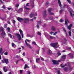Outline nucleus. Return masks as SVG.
<instances>
[{
	"label": "nucleus",
	"instance_id": "f257e3e1",
	"mask_svg": "<svg viewBox=\"0 0 74 74\" xmlns=\"http://www.w3.org/2000/svg\"><path fill=\"white\" fill-rule=\"evenodd\" d=\"M58 42H56L55 43H51L50 44V45H51V47H52L54 48H58V47L59 46V45H58Z\"/></svg>",
	"mask_w": 74,
	"mask_h": 74
},
{
	"label": "nucleus",
	"instance_id": "f03ea898",
	"mask_svg": "<svg viewBox=\"0 0 74 74\" xmlns=\"http://www.w3.org/2000/svg\"><path fill=\"white\" fill-rule=\"evenodd\" d=\"M1 61L2 63H5L6 64H8V59L3 58V60H1Z\"/></svg>",
	"mask_w": 74,
	"mask_h": 74
},
{
	"label": "nucleus",
	"instance_id": "7ed1b4c3",
	"mask_svg": "<svg viewBox=\"0 0 74 74\" xmlns=\"http://www.w3.org/2000/svg\"><path fill=\"white\" fill-rule=\"evenodd\" d=\"M66 56H67L66 55H64L61 56L60 58L61 60L63 62L65 61V60L66 59Z\"/></svg>",
	"mask_w": 74,
	"mask_h": 74
},
{
	"label": "nucleus",
	"instance_id": "20e7f679",
	"mask_svg": "<svg viewBox=\"0 0 74 74\" xmlns=\"http://www.w3.org/2000/svg\"><path fill=\"white\" fill-rule=\"evenodd\" d=\"M17 20L18 21V22H22V21H23V19L22 18H21V17H18L17 18Z\"/></svg>",
	"mask_w": 74,
	"mask_h": 74
},
{
	"label": "nucleus",
	"instance_id": "39448f33",
	"mask_svg": "<svg viewBox=\"0 0 74 74\" xmlns=\"http://www.w3.org/2000/svg\"><path fill=\"white\" fill-rule=\"evenodd\" d=\"M25 44L27 45V47H28L29 48H30V49H32V47H31V46L29 45V44H28L27 43V42L25 40Z\"/></svg>",
	"mask_w": 74,
	"mask_h": 74
},
{
	"label": "nucleus",
	"instance_id": "423d86ee",
	"mask_svg": "<svg viewBox=\"0 0 74 74\" xmlns=\"http://www.w3.org/2000/svg\"><path fill=\"white\" fill-rule=\"evenodd\" d=\"M23 19V21H24V22L25 23H28L29 18H24Z\"/></svg>",
	"mask_w": 74,
	"mask_h": 74
},
{
	"label": "nucleus",
	"instance_id": "0eeeda50",
	"mask_svg": "<svg viewBox=\"0 0 74 74\" xmlns=\"http://www.w3.org/2000/svg\"><path fill=\"white\" fill-rule=\"evenodd\" d=\"M16 34L17 36V37L18 38V41H21V38H22L21 37L20 34Z\"/></svg>",
	"mask_w": 74,
	"mask_h": 74
},
{
	"label": "nucleus",
	"instance_id": "6e6552de",
	"mask_svg": "<svg viewBox=\"0 0 74 74\" xmlns=\"http://www.w3.org/2000/svg\"><path fill=\"white\" fill-rule=\"evenodd\" d=\"M1 35L2 36V37L3 38H4V36H5V35H6V34H5V33L4 31L3 32H2V33H1Z\"/></svg>",
	"mask_w": 74,
	"mask_h": 74
},
{
	"label": "nucleus",
	"instance_id": "1a4fd4ad",
	"mask_svg": "<svg viewBox=\"0 0 74 74\" xmlns=\"http://www.w3.org/2000/svg\"><path fill=\"white\" fill-rule=\"evenodd\" d=\"M73 26V25H72V24H70L69 26L68 27V29H69L70 31H71V27H72V26Z\"/></svg>",
	"mask_w": 74,
	"mask_h": 74
},
{
	"label": "nucleus",
	"instance_id": "9d476101",
	"mask_svg": "<svg viewBox=\"0 0 74 74\" xmlns=\"http://www.w3.org/2000/svg\"><path fill=\"white\" fill-rule=\"evenodd\" d=\"M63 31H64V32H65V34H66V36H68L67 33V32H66V29H65V28L64 27H63Z\"/></svg>",
	"mask_w": 74,
	"mask_h": 74
},
{
	"label": "nucleus",
	"instance_id": "9b49d317",
	"mask_svg": "<svg viewBox=\"0 0 74 74\" xmlns=\"http://www.w3.org/2000/svg\"><path fill=\"white\" fill-rule=\"evenodd\" d=\"M58 4L60 7H62V3H61L60 0H58Z\"/></svg>",
	"mask_w": 74,
	"mask_h": 74
},
{
	"label": "nucleus",
	"instance_id": "f8f14e48",
	"mask_svg": "<svg viewBox=\"0 0 74 74\" xmlns=\"http://www.w3.org/2000/svg\"><path fill=\"white\" fill-rule=\"evenodd\" d=\"M52 62L55 64H58V62L57 61H56L55 60H52Z\"/></svg>",
	"mask_w": 74,
	"mask_h": 74
},
{
	"label": "nucleus",
	"instance_id": "ddd939ff",
	"mask_svg": "<svg viewBox=\"0 0 74 74\" xmlns=\"http://www.w3.org/2000/svg\"><path fill=\"white\" fill-rule=\"evenodd\" d=\"M34 16V13L33 12H32L31 13V14L30 15V17L31 18H32Z\"/></svg>",
	"mask_w": 74,
	"mask_h": 74
},
{
	"label": "nucleus",
	"instance_id": "4468645a",
	"mask_svg": "<svg viewBox=\"0 0 74 74\" xmlns=\"http://www.w3.org/2000/svg\"><path fill=\"white\" fill-rule=\"evenodd\" d=\"M43 16H47V11L46 10L44 11L43 12Z\"/></svg>",
	"mask_w": 74,
	"mask_h": 74
},
{
	"label": "nucleus",
	"instance_id": "2eb2a0df",
	"mask_svg": "<svg viewBox=\"0 0 74 74\" xmlns=\"http://www.w3.org/2000/svg\"><path fill=\"white\" fill-rule=\"evenodd\" d=\"M69 55H70V58L71 59H73L74 58V56L73 54L71 53H69Z\"/></svg>",
	"mask_w": 74,
	"mask_h": 74
},
{
	"label": "nucleus",
	"instance_id": "dca6fc26",
	"mask_svg": "<svg viewBox=\"0 0 74 74\" xmlns=\"http://www.w3.org/2000/svg\"><path fill=\"white\" fill-rule=\"evenodd\" d=\"M73 12L74 11H73V10H71V11H69L71 16L72 17H73V14L72 13V12Z\"/></svg>",
	"mask_w": 74,
	"mask_h": 74
},
{
	"label": "nucleus",
	"instance_id": "f3484780",
	"mask_svg": "<svg viewBox=\"0 0 74 74\" xmlns=\"http://www.w3.org/2000/svg\"><path fill=\"white\" fill-rule=\"evenodd\" d=\"M51 53H52V52L50 49H49L48 51V54L49 55H51Z\"/></svg>",
	"mask_w": 74,
	"mask_h": 74
},
{
	"label": "nucleus",
	"instance_id": "a211bd4d",
	"mask_svg": "<svg viewBox=\"0 0 74 74\" xmlns=\"http://www.w3.org/2000/svg\"><path fill=\"white\" fill-rule=\"evenodd\" d=\"M67 22H69V20H68V19H65V23L66 25H67Z\"/></svg>",
	"mask_w": 74,
	"mask_h": 74
},
{
	"label": "nucleus",
	"instance_id": "6ab92c4d",
	"mask_svg": "<svg viewBox=\"0 0 74 74\" xmlns=\"http://www.w3.org/2000/svg\"><path fill=\"white\" fill-rule=\"evenodd\" d=\"M5 68H6V66L4 67L3 68V70L4 71V72L5 73L7 72V69H5Z\"/></svg>",
	"mask_w": 74,
	"mask_h": 74
},
{
	"label": "nucleus",
	"instance_id": "aec40b11",
	"mask_svg": "<svg viewBox=\"0 0 74 74\" xmlns=\"http://www.w3.org/2000/svg\"><path fill=\"white\" fill-rule=\"evenodd\" d=\"M52 11V8H49L48 10V11L49 13L51 12Z\"/></svg>",
	"mask_w": 74,
	"mask_h": 74
},
{
	"label": "nucleus",
	"instance_id": "412c9836",
	"mask_svg": "<svg viewBox=\"0 0 74 74\" xmlns=\"http://www.w3.org/2000/svg\"><path fill=\"white\" fill-rule=\"evenodd\" d=\"M64 70L65 71H68V68L67 67H65L64 68Z\"/></svg>",
	"mask_w": 74,
	"mask_h": 74
},
{
	"label": "nucleus",
	"instance_id": "4be33fe9",
	"mask_svg": "<svg viewBox=\"0 0 74 74\" xmlns=\"http://www.w3.org/2000/svg\"><path fill=\"white\" fill-rule=\"evenodd\" d=\"M40 59L39 58H36V63H38V62L40 60Z\"/></svg>",
	"mask_w": 74,
	"mask_h": 74
},
{
	"label": "nucleus",
	"instance_id": "5701e85b",
	"mask_svg": "<svg viewBox=\"0 0 74 74\" xmlns=\"http://www.w3.org/2000/svg\"><path fill=\"white\" fill-rule=\"evenodd\" d=\"M51 29L55 31V27L53 26L52 27Z\"/></svg>",
	"mask_w": 74,
	"mask_h": 74
},
{
	"label": "nucleus",
	"instance_id": "b1692460",
	"mask_svg": "<svg viewBox=\"0 0 74 74\" xmlns=\"http://www.w3.org/2000/svg\"><path fill=\"white\" fill-rule=\"evenodd\" d=\"M0 30L2 32H3L4 31V28L2 27L0 29Z\"/></svg>",
	"mask_w": 74,
	"mask_h": 74
},
{
	"label": "nucleus",
	"instance_id": "393cba45",
	"mask_svg": "<svg viewBox=\"0 0 74 74\" xmlns=\"http://www.w3.org/2000/svg\"><path fill=\"white\" fill-rule=\"evenodd\" d=\"M19 31L21 34H23V32L22 31V30L19 29Z\"/></svg>",
	"mask_w": 74,
	"mask_h": 74
},
{
	"label": "nucleus",
	"instance_id": "a878e982",
	"mask_svg": "<svg viewBox=\"0 0 74 74\" xmlns=\"http://www.w3.org/2000/svg\"><path fill=\"white\" fill-rule=\"evenodd\" d=\"M7 24H5L4 25V28H7Z\"/></svg>",
	"mask_w": 74,
	"mask_h": 74
},
{
	"label": "nucleus",
	"instance_id": "bb28decb",
	"mask_svg": "<svg viewBox=\"0 0 74 74\" xmlns=\"http://www.w3.org/2000/svg\"><path fill=\"white\" fill-rule=\"evenodd\" d=\"M69 34L70 36H71V32L70 31H69Z\"/></svg>",
	"mask_w": 74,
	"mask_h": 74
},
{
	"label": "nucleus",
	"instance_id": "cd10ccee",
	"mask_svg": "<svg viewBox=\"0 0 74 74\" xmlns=\"http://www.w3.org/2000/svg\"><path fill=\"white\" fill-rule=\"evenodd\" d=\"M57 54L58 56H60V55H61V53H60V52H59V51H58L57 53Z\"/></svg>",
	"mask_w": 74,
	"mask_h": 74
},
{
	"label": "nucleus",
	"instance_id": "c85d7f7f",
	"mask_svg": "<svg viewBox=\"0 0 74 74\" xmlns=\"http://www.w3.org/2000/svg\"><path fill=\"white\" fill-rule=\"evenodd\" d=\"M32 44H34V45H37V44H36V42L34 41L32 42Z\"/></svg>",
	"mask_w": 74,
	"mask_h": 74
},
{
	"label": "nucleus",
	"instance_id": "c756f323",
	"mask_svg": "<svg viewBox=\"0 0 74 74\" xmlns=\"http://www.w3.org/2000/svg\"><path fill=\"white\" fill-rule=\"evenodd\" d=\"M49 14L51 15H54V13L52 12H50Z\"/></svg>",
	"mask_w": 74,
	"mask_h": 74
},
{
	"label": "nucleus",
	"instance_id": "7c9ffc66",
	"mask_svg": "<svg viewBox=\"0 0 74 74\" xmlns=\"http://www.w3.org/2000/svg\"><path fill=\"white\" fill-rule=\"evenodd\" d=\"M8 34L9 36H10V38H12V35L10 34Z\"/></svg>",
	"mask_w": 74,
	"mask_h": 74
},
{
	"label": "nucleus",
	"instance_id": "2f4dec72",
	"mask_svg": "<svg viewBox=\"0 0 74 74\" xmlns=\"http://www.w3.org/2000/svg\"><path fill=\"white\" fill-rule=\"evenodd\" d=\"M31 73L29 71H28L27 72V74H30Z\"/></svg>",
	"mask_w": 74,
	"mask_h": 74
},
{
	"label": "nucleus",
	"instance_id": "473e14b6",
	"mask_svg": "<svg viewBox=\"0 0 74 74\" xmlns=\"http://www.w3.org/2000/svg\"><path fill=\"white\" fill-rule=\"evenodd\" d=\"M49 4V2H47L46 3H45V5L46 6H48V5Z\"/></svg>",
	"mask_w": 74,
	"mask_h": 74
},
{
	"label": "nucleus",
	"instance_id": "72a5a7b5",
	"mask_svg": "<svg viewBox=\"0 0 74 74\" xmlns=\"http://www.w3.org/2000/svg\"><path fill=\"white\" fill-rule=\"evenodd\" d=\"M27 66H28L27 65H26V64H25V66L24 68V69H26V68H27Z\"/></svg>",
	"mask_w": 74,
	"mask_h": 74
},
{
	"label": "nucleus",
	"instance_id": "f704fd0d",
	"mask_svg": "<svg viewBox=\"0 0 74 74\" xmlns=\"http://www.w3.org/2000/svg\"><path fill=\"white\" fill-rule=\"evenodd\" d=\"M61 61H62V60H61V58H60V60H59L57 61L58 64V63H59V62H61Z\"/></svg>",
	"mask_w": 74,
	"mask_h": 74
},
{
	"label": "nucleus",
	"instance_id": "c9c22d12",
	"mask_svg": "<svg viewBox=\"0 0 74 74\" xmlns=\"http://www.w3.org/2000/svg\"><path fill=\"white\" fill-rule=\"evenodd\" d=\"M40 21H38V24H39L40 25V24H41V20H40Z\"/></svg>",
	"mask_w": 74,
	"mask_h": 74
},
{
	"label": "nucleus",
	"instance_id": "e433bc0d",
	"mask_svg": "<svg viewBox=\"0 0 74 74\" xmlns=\"http://www.w3.org/2000/svg\"><path fill=\"white\" fill-rule=\"evenodd\" d=\"M38 35H41V32H38Z\"/></svg>",
	"mask_w": 74,
	"mask_h": 74
},
{
	"label": "nucleus",
	"instance_id": "4c0bfd02",
	"mask_svg": "<svg viewBox=\"0 0 74 74\" xmlns=\"http://www.w3.org/2000/svg\"><path fill=\"white\" fill-rule=\"evenodd\" d=\"M20 73L21 74H22V73H23V70H20Z\"/></svg>",
	"mask_w": 74,
	"mask_h": 74
},
{
	"label": "nucleus",
	"instance_id": "58836bf2",
	"mask_svg": "<svg viewBox=\"0 0 74 74\" xmlns=\"http://www.w3.org/2000/svg\"><path fill=\"white\" fill-rule=\"evenodd\" d=\"M63 11V10H61L60 11V14H62V12Z\"/></svg>",
	"mask_w": 74,
	"mask_h": 74
},
{
	"label": "nucleus",
	"instance_id": "ea45409f",
	"mask_svg": "<svg viewBox=\"0 0 74 74\" xmlns=\"http://www.w3.org/2000/svg\"><path fill=\"white\" fill-rule=\"evenodd\" d=\"M34 3H32V4L31 5V7L32 8H33L34 7Z\"/></svg>",
	"mask_w": 74,
	"mask_h": 74
},
{
	"label": "nucleus",
	"instance_id": "a19ab883",
	"mask_svg": "<svg viewBox=\"0 0 74 74\" xmlns=\"http://www.w3.org/2000/svg\"><path fill=\"white\" fill-rule=\"evenodd\" d=\"M19 4L17 3V4L16 5V7H17V8H18V7H19Z\"/></svg>",
	"mask_w": 74,
	"mask_h": 74
},
{
	"label": "nucleus",
	"instance_id": "79ce46f5",
	"mask_svg": "<svg viewBox=\"0 0 74 74\" xmlns=\"http://www.w3.org/2000/svg\"><path fill=\"white\" fill-rule=\"evenodd\" d=\"M50 38H51V39H53V38H55L53 36H50Z\"/></svg>",
	"mask_w": 74,
	"mask_h": 74
},
{
	"label": "nucleus",
	"instance_id": "37998d69",
	"mask_svg": "<svg viewBox=\"0 0 74 74\" xmlns=\"http://www.w3.org/2000/svg\"><path fill=\"white\" fill-rule=\"evenodd\" d=\"M3 51V49L1 47L0 48V54L1 53V52H2V51Z\"/></svg>",
	"mask_w": 74,
	"mask_h": 74
},
{
	"label": "nucleus",
	"instance_id": "c03bdc74",
	"mask_svg": "<svg viewBox=\"0 0 74 74\" xmlns=\"http://www.w3.org/2000/svg\"><path fill=\"white\" fill-rule=\"evenodd\" d=\"M66 66H67V64H65V65L62 66H61V67L62 68H63L64 67H65Z\"/></svg>",
	"mask_w": 74,
	"mask_h": 74
},
{
	"label": "nucleus",
	"instance_id": "a18cd8bd",
	"mask_svg": "<svg viewBox=\"0 0 74 74\" xmlns=\"http://www.w3.org/2000/svg\"><path fill=\"white\" fill-rule=\"evenodd\" d=\"M2 8H3V9H5V5H3L2 7Z\"/></svg>",
	"mask_w": 74,
	"mask_h": 74
},
{
	"label": "nucleus",
	"instance_id": "49530a36",
	"mask_svg": "<svg viewBox=\"0 0 74 74\" xmlns=\"http://www.w3.org/2000/svg\"><path fill=\"white\" fill-rule=\"evenodd\" d=\"M4 55H8V52L6 51V52L5 53Z\"/></svg>",
	"mask_w": 74,
	"mask_h": 74
},
{
	"label": "nucleus",
	"instance_id": "de8ad7c7",
	"mask_svg": "<svg viewBox=\"0 0 74 74\" xmlns=\"http://www.w3.org/2000/svg\"><path fill=\"white\" fill-rule=\"evenodd\" d=\"M22 11V8H20L18 10V11Z\"/></svg>",
	"mask_w": 74,
	"mask_h": 74
},
{
	"label": "nucleus",
	"instance_id": "09e8293b",
	"mask_svg": "<svg viewBox=\"0 0 74 74\" xmlns=\"http://www.w3.org/2000/svg\"><path fill=\"white\" fill-rule=\"evenodd\" d=\"M12 47H14V46H15V44H14V43H12Z\"/></svg>",
	"mask_w": 74,
	"mask_h": 74
},
{
	"label": "nucleus",
	"instance_id": "8fccbe9b",
	"mask_svg": "<svg viewBox=\"0 0 74 74\" xmlns=\"http://www.w3.org/2000/svg\"><path fill=\"white\" fill-rule=\"evenodd\" d=\"M60 22H63V20L62 19H61L60 20Z\"/></svg>",
	"mask_w": 74,
	"mask_h": 74
},
{
	"label": "nucleus",
	"instance_id": "3c124183",
	"mask_svg": "<svg viewBox=\"0 0 74 74\" xmlns=\"http://www.w3.org/2000/svg\"><path fill=\"white\" fill-rule=\"evenodd\" d=\"M12 9V8H8V10H10Z\"/></svg>",
	"mask_w": 74,
	"mask_h": 74
},
{
	"label": "nucleus",
	"instance_id": "603ef678",
	"mask_svg": "<svg viewBox=\"0 0 74 74\" xmlns=\"http://www.w3.org/2000/svg\"><path fill=\"white\" fill-rule=\"evenodd\" d=\"M69 3V4H71V1H70V0H66Z\"/></svg>",
	"mask_w": 74,
	"mask_h": 74
},
{
	"label": "nucleus",
	"instance_id": "864d4df0",
	"mask_svg": "<svg viewBox=\"0 0 74 74\" xmlns=\"http://www.w3.org/2000/svg\"><path fill=\"white\" fill-rule=\"evenodd\" d=\"M15 22H16L15 21V20L13 21L12 23H14V24H15Z\"/></svg>",
	"mask_w": 74,
	"mask_h": 74
},
{
	"label": "nucleus",
	"instance_id": "5fc2aeb1",
	"mask_svg": "<svg viewBox=\"0 0 74 74\" xmlns=\"http://www.w3.org/2000/svg\"><path fill=\"white\" fill-rule=\"evenodd\" d=\"M36 53H37V54H39V51H37L36 52Z\"/></svg>",
	"mask_w": 74,
	"mask_h": 74
},
{
	"label": "nucleus",
	"instance_id": "6e6d98bb",
	"mask_svg": "<svg viewBox=\"0 0 74 74\" xmlns=\"http://www.w3.org/2000/svg\"><path fill=\"white\" fill-rule=\"evenodd\" d=\"M26 10H30V9L29 8H25Z\"/></svg>",
	"mask_w": 74,
	"mask_h": 74
},
{
	"label": "nucleus",
	"instance_id": "4d7b16f0",
	"mask_svg": "<svg viewBox=\"0 0 74 74\" xmlns=\"http://www.w3.org/2000/svg\"><path fill=\"white\" fill-rule=\"evenodd\" d=\"M57 33V32H55V33L53 34V35H54V36H55V35H56V34Z\"/></svg>",
	"mask_w": 74,
	"mask_h": 74
},
{
	"label": "nucleus",
	"instance_id": "13d9d810",
	"mask_svg": "<svg viewBox=\"0 0 74 74\" xmlns=\"http://www.w3.org/2000/svg\"><path fill=\"white\" fill-rule=\"evenodd\" d=\"M58 74H60V71H58Z\"/></svg>",
	"mask_w": 74,
	"mask_h": 74
},
{
	"label": "nucleus",
	"instance_id": "bf43d9fd",
	"mask_svg": "<svg viewBox=\"0 0 74 74\" xmlns=\"http://www.w3.org/2000/svg\"><path fill=\"white\" fill-rule=\"evenodd\" d=\"M37 27L38 29H39L40 28V27L39 26V25H38V24L37 25Z\"/></svg>",
	"mask_w": 74,
	"mask_h": 74
},
{
	"label": "nucleus",
	"instance_id": "052dcab7",
	"mask_svg": "<svg viewBox=\"0 0 74 74\" xmlns=\"http://www.w3.org/2000/svg\"><path fill=\"white\" fill-rule=\"evenodd\" d=\"M29 3H28L26 5V6H27V7H29Z\"/></svg>",
	"mask_w": 74,
	"mask_h": 74
},
{
	"label": "nucleus",
	"instance_id": "680f3d73",
	"mask_svg": "<svg viewBox=\"0 0 74 74\" xmlns=\"http://www.w3.org/2000/svg\"><path fill=\"white\" fill-rule=\"evenodd\" d=\"M19 60H17V61L16 62V63L17 64H18V62H19Z\"/></svg>",
	"mask_w": 74,
	"mask_h": 74
},
{
	"label": "nucleus",
	"instance_id": "e2e57ef3",
	"mask_svg": "<svg viewBox=\"0 0 74 74\" xmlns=\"http://www.w3.org/2000/svg\"><path fill=\"white\" fill-rule=\"evenodd\" d=\"M8 31H10V28L9 27H8Z\"/></svg>",
	"mask_w": 74,
	"mask_h": 74
},
{
	"label": "nucleus",
	"instance_id": "0e129e2a",
	"mask_svg": "<svg viewBox=\"0 0 74 74\" xmlns=\"http://www.w3.org/2000/svg\"><path fill=\"white\" fill-rule=\"evenodd\" d=\"M21 35L22 38H23V34H21Z\"/></svg>",
	"mask_w": 74,
	"mask_h": 74
},
{
	"label": "nucleus",
	"instance_id": "69168bd1",
	"mask_svg": "<svg viewBox=\"0 0 74 74\" xmlns=\"http://www.w3.org/2000/svg\"><path fill=\"white\" fill-rule=\"evenodd\" d=\"M1 55H3V53H4V52L1 51Z\"/></svg>",
	"mask_w": 74,
	"mask_h": 74
},
{
	"label": "nucleus",
	"instance_id": "338daca9",
	"mask_svg": "<svg viewBox=\"0 0 74 74\" xmlns=\"http://www.w3.org/2000/svg\"><path fill=\"white\" fill-rule=\"evenodd\" d=\"M30 21H31V22H33V19H30Z\"/></svg>",
	"mask_w": 74,
	"mask_h": 74
},
{
	"label": "nucleus",
	"instance_id": "774afa93",
	"mask_svg": "<svg viewBox=\"0 0 74 74\" xmlns=\"http://www.w3.org/2000/svg\"><path fill=\"white\" fill-rule=\"evenodd\" d=\"M23 56H25V53L24 52L23 53Z\"/></svg>",
	"mask_w": 74,
	"mask_h": 74
}]
</instances>
